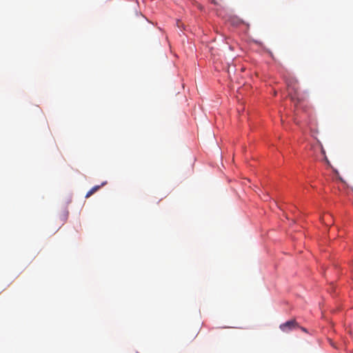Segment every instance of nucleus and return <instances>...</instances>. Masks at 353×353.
<instances>
[{"label":"nucleus","instance_id":"1","mask_svg":"<svg viewBox=\"0 0 353 353\" xmlns=\"http://www.w3.org/2000/svg\"><path fill=\"white\" fill-rule=\"evenodd\" d=\"M279 327L283 332H289L292 330L299 328V325L294 319H292L281 324Z\"/></svg>","mask_w":353,"mask_h":353},{"label":"nucleus","instance_id":"2","mask_svg":"<svg viewBox=\"0 0 353 353\" xmlns=\"http://www.w3.org/2000/svg\"><path fill=\"white\" fill-rule=\"evenodd\" d=\"M286 83H287L289 93L290 94H292V92L294 91V97H296L298 94V90H299L297 80H296L294 78H290L286 81Z\"/></svg>","mask_w":353,"mask_h":353},{"label":"nucleus","instance_id":"3","mask_svg":"<svg viewBox=\"0 0 353 353\" xmlns=\"http://www.w3.org/2000/svg\"><path fill=\"white\" fill-rule=\"evenodd\" d=\"M106 184V182H103L101 183V185H95L94 186L93 188H92L85 195V197L86 198H88L90 197L91 195H92L94 192H96L97 191H98L100 188L104 185Z\"/></svg>","mask_w":353,"mask_h":353},{"label":"nucleus","instance_id":"4","mask_svg":"<svg viewBox=\"0 0 353 353\" xmlns=\"http://www.w3.org/2000/svg\"><path fill=\"white\" fill-rule=\"evenodd\" d=\"M231 23L233 25L238 26V25L243 23V21L241 19H239L238 17H232L231 19Z\"/></svg>","mask_w":353,"mask_h":353},{"label":"nucleus","instance_id":"5","mask_svg":"<svg viewBox=\"0 0 353 353\" xmlns=\"http://www.w3.org/2000/svg\"><path fill=\"white\" fill-rule=\"evenodd\" d=\"M321 152H322V153H323V154H325V150H324V149H323V148H321Z\"/></svg>","mask_w":353,"mask_h":353},{"label":"nucleus","instance_id":"6","mask_svg":"<svg viewBox=\"0 0 353 353\" xmlns=\"http://www.w3.org/2000/svg\"><path fill=\"white\" fill-rule=\"evenodd\" d=\"M301 330H302L303 331H304V332H307V331H306V330H305V328H304V327H301Z\"/></svg>","mask_w":353,"mask_h":353},{"label":"nucleus","instance_id":"7","mask_svg":"<svg viewBox=\"0 0 353 353\" xmlns=\"http://www.w3.org/2000/svg\"><path fill=\"white\" fill-rule=\"evenodd\" d=\"M325 160L328 163V160L326 157H325Z\"/></svg>","mask_w":353,"mask_h":353}]
</instances>
